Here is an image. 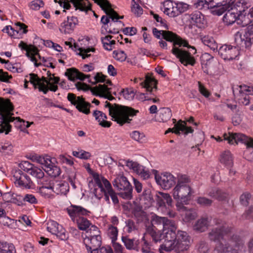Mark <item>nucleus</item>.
Returning a JSON list of instances; mask_svg holds the SVG:
<instances>
[{
	"instance_id": "nucleus-54",
	"label": "nucleus",
	"mask_w": 253,
	"mask_h": 253,
	"mask_svg": "<svg viewBox=\"0 0 253 253\" xmlns=\"http://www.w3.org/2000/svg\"><path fill=\"white\" fill-rule=\"evenodd\" d=\"M197 204L202 207H210L212 203V201L205 197H199L196 200Z\"/></svg>"
},
{
	"instance_id": "nucleus-17",
	"label": "nucleus",
	"mask_w": 253,
	"mask_h": 253,
	"mask_svg": "<svg viewBox=\"0 0 253 253\" xmlns=\"http://www.w3.org/2000/svg\"><path fill=\"white\" fill-rule=\"evenodd\" d=\"M162 37L168 42H173V47L183 46L184 47H191L186 41L183 40L180 37L171 31L165 30L162 31Z\"/></svg>"
},
{
	"instance_id": "nucleus-27",
	"label": "nucleus",
	"mask_w": 253,
	"mask_h": 253,
	"mask_svg": "<svg viewBox=\"0 0 253 253\" xmlns=\"http://www.w3.org/2000/svg\"><path fill=\"white\" fill-rule=\"evenodd\" d=\"M207 3V7L211 9L213 15H221L224 13V9L220 5L219 0H205Z\"/></svg>"
},
{
	"instance_id": "nucleus-7",
	"label": "nucleus",
	"mask_w": 253,
	"mask_h": 253,
	"mask_svg": "<svg viewBox=\"0 0 253 253\" xmlns=\"http://www.w3.org/2000/svg\"><path fill=\"white\" fill-rule=\"evenodd\" d=\"M193 51L192 54H194L196 53V49L194 46H190ZM171 52L174 54L180 62L184 66L190 65L194 66L196 63L195 58L193 56L191 53L179 47H173L171 50Z\"/></svg>"
},
{
	"instance_id": "nucleus-62",
	"label": "nucleus",
	"mask_w": 253,
	"mask_h": 253,
	"mask_svg": "<svg viewBox=\"0 0 253 253\" xmlns=\"http://www.w3.org/2000/svg\"><path fill=\"white\" fill-rule=\"evenodd\" d=\"M73 155L78 158H89L93 156L89 152L82 150L80 152L73 151Z\"/></svg>"
},
{
	"instance_id": "nucleus-55",
	"label": "nucleus",
	"mask_w": 253,
	"mask_h": 253,
	"mask_svg": "<svg viewBox=\"0 0 253 253\" xmlns=\"http://www.w3.org/2000/svg\"><path fill=\"white\" fill-rule=\"evenodd\" d=\"M67 180L71 184L73 189H75L77 187L76 184L78 180L77 179L76 173L75 172L71 171L69 172L68 174Z\"/></svg>"
},
{
	"instance_id": "nucleus-41",
	"label": "nucleus",
	"mask_w": 253,
	"mask_h": 253,
	"mask_svg": "<svg viewBox=\"0 0 253 253\" xmlns=\"http://www.w3.org/2000/svg\"><path fill=\"white\" fill-rule=\"evenodd\" d=\"M202 42L211 50L214 51L217 49V44L214 39L209 36H205L201 38Z\"/></svg>"
},
{
	"instance_id": "nucleus-6",
	"label": "nucleus",
	"mask_w": 253,
	"mask_h": 253,
	"mask_svg": "<svg viewBox=\"0 0 253 253\" xmlns=\"http://www.w3.org/2000/svg\"><path fill=\"white\" fill-rule=\"evenodd\" d=\"M113 184L118 190H122L119 193L121 197L126 200L132 199V187L125 176L118 175L115 179Z\"/></svg>"
},
{
	"instance_id": "nucleus-57",
	"label": "nucleus",
	"mask_w": 253,
	"mask_h": 253,
	"mask_svg": "<svg viewBox=\"0 0 253 253\" xmlns=\"http://www.w3.org/2000/svg\"><path fill=\"white\" fill-rule=\"evenodd\" d=\"M176 237V240L177 241L184 242L187 241V243H190V237L186 232L178 231Z\"/></svg>"
},
{
	"instance_id": "nucleus-1",
	"label": "nucleus",
	"mask_w": 253,
	"mask_h": 253,
	"mask_svg": "<svg viewBox=\"0 0 253 253\" xmlns=\"http://www.w3.org/2000/svg\"><path fill=\"white\" fill-rule=\"evenodd\" d=\"M213 223L215 227H213L209 233L210 240L213 242H217V244L223 240L225 236L230 237V239L227 243L231 244V247L235 246L238 249L242 248L244 245L243 241L237 235L231 236L232 229L228 227L222 220L218 218L213 219Z\"/></svg>"
},
{
	"instance_id": "nucleus-9",
	"label": "nucleus",
	"mask_w": 253,
	"mask_h": 253,
	"mask_svg": "<svg viewBox=\"0 0 253 253\" xmlns=\"http://www.w3.org/2000/svg\"><path fill=\"white\" fill-rule=\"evenodd\" d=\"M235 41L238 45L249 49L253 45V32L241 30L235 34Z\"/></svg>"
},
{
	"instance_id": "nucleus-58",
	"label": "nucleus",
	"mask_w": 253,
	"mask_h": 253,
	"mask_svg": "<svg viewBox=\"0 0 253 253\" xmlns=\"http://www.w3.org/2000/svg\"><path fill=\"white\" fill-rule=\"evenodd\" d=\"M19 166L22 170L29 173L35 167L34 165L27 161H22L20 164H19Z\"/></svg>"
},
{
	"instance_id": "nucleus-11",
	"label": "nucleus",
	"mask_w": 253,
	"mask_h": 253,
	"mask_svg": "<svg viewBox=\"0 0 253 253\" xmlns=\"http://www.w3.org/2000/svg\"><path fill=\"white\" fill-rule=\"evenodd\" d=\"M67 99L72 104L76 105V108L80 112L86 115L90 113L89 107L91 104L85 102L82 96L77 97L74 93H69L68 94Z\"/></svg>"
},
{
	"instance_id": "nucleus-48",
	"label": "nucleus",
	"mask_w": 253,
	"mask_h": 253,
	"mask_svg": "<svg viewBox=\"0 0 253 253\" xmlns=\"http://www.w3.org/2000/svg\"><path fill=\"white\" fill-rule=\"evenodd\" d=\"M58 89V86L54 85L50 82L49 84H42L39 88V91L42 92L44 94H46L48 90L56 91Z\"/></svg>"
},
{
	"instance_id": "nucleus-53",
	"label": "nucleus",
	"mask_w": 253,
	"mask_h": 253,
	"mask_svg": "<svg viewBox=\"0 0 253 253\" xmlns=\"http://www.w3.org/2000/svg\"><path fill=\"white\" fill-rule=\"evenodd\" d=\"M172 121L173 123L175 124L173 133L179 135L180 134V131H183L185 129L184 126H182L183 121L180 120L177 123H176V121L175 119H173Z\"/></svg>"
},
{
	"instance_id": "nucleus-20",
	"label": "nucleus",
	"mask_w": 253,
	"mask_h": 253,
	"mask_svg": "<svg viewBox=\"0 0 253 253\" xmlns=\"http://www.w3.org/2000/svg\"><path fill=\"white\" fill-rule=\"evenodd\" d=\"M78 24V19L76 17L68 16L67 20H64L61 23L59 28V31L64 34H70L72 33Z\"/></svg>"
},
{
	"instance_id": "nucleus-31",
	"label": "nucleus",
	"mask_w": 253,
	"mask_h": 253,
	"mask_svg": "<svg viewBox=\"0 0 253 253\" xmlns=\"http://www.w3.org/2000/svg\"><path fill=\"white\" fill-rule=\"evenodd\" d=\"M30 82L34 85V88L39 89L42 84H50L49 80H47L44 77L40 78L37 75L34 73L30 74Z\"/></svg>"
},
{
	"instance_id": "nucleus-49",
	"label": "nucleus",
	"mask_w": 253,
	"mask_h": 253,
	"mask_svg": "<svg viewBox=\"0 0 253 253\" xmlns=\"http://www.w3.org/2000/svg\"><path fill=\"white\" fill-rule=\"evenodd\" d=\"M29 174L36 177L38 181L40 180L44 176V173L42 170L35 166L30 171Z\"/></svg>"
},
{
	"instance_id": "nucleus-46",
	"label": "nucleus",
	"mask_w": 253,
	"mask_h": 253,
	"mask_svg": "<svg viewBox=\"0 0 253 253\" xmlns=\"http://www.w3.org/2000/svg\"><path fill=\"white\" fill-rule=\"evenodd\" d=\"M130 136L133 140L139 142V143H144L145 141V135L139 131H133L130 134Z\"/></svg>"
},
{
	"instance_id": "nucleus-15",
	"label": "nucleus",
	"mask_w": 253,
	"mask_h": 253,
	"mask_svg": "<svg viewBox=\"0 0 253 253\" xmlns=\"http://www.w3.org/2000/svg\"><path fill=\"white\" fill-rule=\"evenodd\" d=\"M75 85L78 90H83L86 91L90 90L93 94L103 96L105 93H109L110 88H108L105 84H99L98 86L94 87H90L88 85L85 83L77 82Z\"/></svg>"
},
{
	"instance_id": "nucleus-25",
	"label": "nucleus",
	"mask_w": 253,
	"mask_h": 253,
	"mask_svg": "<svg viewBox=\"0 0 253 253\" xmlns=\"http://www.w3.org/2000/svg\"><path fill=\"white\" fill-rule=\"evenodd\" d=\"M65 75L71 81H75L76 80L84 81L85 78H89L90 75H84L75 68L67 69L65 73Z\"/></svg>"
},
{
	"instance_id": "nucleus-59",
	"label": "nucleus",
	"mask_w": 253,
	"mask_h": 253,
	"mask_svg": "<svg viewBox=\"0 0 253 253\" xmlns=\"http://www.w3.org/2000/svg\"><path fill=\"white\" fill-rule=\"evenodd\" d=\"M120 93L127 100L132 99L135 95L134 91L132 89H124Z\"/></svg>"
},
{
	"instance_id": "nucleus-34",
	"label": "nucleus",
	"mask_w": 253,
	"mask_h": 253,
	"mask_svg": "<svg viewBox=\"0 0 253 253\" xmlns=\"http://www.w3.org/2000/svg\"><path fill=\"white\" fill-rule=\"evenodd\" d=\"M53 188V192L57 194L66 195L69 190V184L65 181H56Z\"/></svg>"
},
{
	"instance_id": "nucleus-3",
	"label": "nucleus",
	"mask_w": 253,
	"mask_h": 253,
	"mask_svg": "<svg viewBox=\"0 0 253 253\" xmlns=\"http://www.w3.org/2000/svg\"><path fill=\"white\" fill-rule=\"evenodd\" d=\"M105 104V107L109 108V115L121 126L126 123H129L131 119L129 117H133L138 112L131 107L117 104L112 105L108 101H106Z\"/></svg>"
},
{
	"instance_id": "nucleus-47",
	"label": "nucleus",
	"mask_w": 253,
	"mask_h": 253,
	"mask_svg": "<svg viewBox=\"0 0 253 253\" xmlns=\"http://www.w3.org/2000/svg\"><path fill=\"white\" fill-rule=\"evenodd\" d=\"M197 216V214L195 210L190 209L185 211L184 219L185 221L189 222L194 220Z\"/></svg>"
},
{
	"instance_id": "nucleus-44",
	"label": "nucleus",
	"mask_w": 253,
	"mask_h": 253,
	"mask_svg": "<svg viewBox=\"0 0 253 253\" xmlns=\"http://www.w3.org/2000/svg\"><path fill=\"white\" fill-rule=\"evenodd\" d=\"M0 253H16L14 245L0 242Z\"/></svg>"
},
{
	"instance_id": "nucleus-2",
	"label": "nucleus",
	"mask_w": 253,
	"mask_h": 253,
	"mask_svg": "<svg viewBox=\"0 0 253 253\" xmlns=\"http://www.w3.org/2000/svg\"><path fill=\"white\" fill-rule=\"evenodd\" d=\"M93 177L95 183V188L94 189L95 196L99 199L104 196V199L108 204L110 203V197L114 204H118L119 200L117 194L109 181L103 177H100L97 173L93 174Z\"/></svg>"
},
{
	"instance_id": "nucleus-35",
	"label": "nucleus",
	"mask_w": 253,
	"mask_h": 253,
	"mask_svg": "<svg viewBox=\"0 0 253 253\" xmlns=\"http://www.w3.org/2000/svg\"><path fill=\"white\" fill-rule=\"evenodd\" d=\"M210 220L208 217H201L196 222L193 226L194 230L200 232H204L208 229Z\"/></svg>"
},
{
	"instance_id": "nucleus-43",
	"label": "nucleus",
	"mask_w": 253,
	"mask_h": 253,
	"mask_svg": "<svg viewBox=\"0 0 253 253\" xmlns=\"http://www.w3.org/2000/svg\"><path fill=\"white\" fill-rule=\"evenodd\" d=\"M239 20L242 21L243 26H246L253 22V19L250 17L249 15L245 9H241V12L239 13Z\"/></svg>"
},
{
	"instance_id": "nucleus-16",
	"label": "nucleus",
	"mask_w": 253,
	"mask_h": 253,
	"mask_svg": "<svg viewBox=\"0 0 253 253\" xmlns=\"http://www.w3.org/2000/svg\"><path fill=\"white\" fill-rule=\"evenodd\" d=\"M218 53L224 60H233L239 55V48L231 45L224 44L220 47Z\"/></svg>"
},
{
	"instance_id": "nucleus-42",
	"label": "nucleus",
	"mask_w": 253,
	"mask_h": 253,
	"mask_svg": "<svg viewBox=\"0 0 253 253\" xmlns=\"http://www.w3.org/2000/svg\"><path fill=\"white\" fill-rule=\"evenodd\" d=\"M171 111L169 108H161L159 113V121L166 122L171 118Z\"/></svg>"
},
{
	"instance_id": "nucleus-40",
	"label": "nucleus",
	"mask_w": 253,
	"mask_h": 253,
	"mask_svg": "<svg viewBox=\"0 0 253 253\" xmlns=\"http://www.w3.org/2000/svg\"><path fill=\"white\" fill-rule=\"evenodd\" d=\"M122 240L127 250L137 251L138 250V241H135L133 239H129L126 236H122Z\"/></svg>"
},
{
	"instance_id": "nucleus-28",
	"label": "nucleus",
	"mask_w": 253,
	"mask_h": 253,
	"mask_svg": "<svg viewBox=\"0 0 253 253\" xmlns=\"http://www.w3.org/2000/svg\"><path fill=\"white\" fill-rule=\"evenodd\" d=\"M13 114L9 113L7 115H4L3 120L2 118L0 117V133L5 132L6 134H8L11 129V126L9 125V123L13 122L14 118H13L11 115Z\"/></svg>"
},
{
	"instance_id": "nucleus-5",
	"label": "nucleus",
	"mask_w": 253,
	"mask_h": 253,
	"mask_svg": "<svg viewBox=\"0 0 253 253\" xmlns=\"http://www.w3.org/2000/svg\"><path fill=\"white\" fill-rule=\"evenodd\" d=\"M176 229L177 226L175 221L171 223L169 226L163 229V239L165 240V241L160 246L159 251L160 253H162L164 251L170 252V249L172 248V245L174 244L177 238Z\"/></svg>"
},
{
	"instance_id": "nucleus-18",
	"label": "nucleus",
	"mask_w": 253,
	"mask_h": 253,
	"mask_svg": "<svg viewBox=\"0 0 253 253\" xmlns=\"http://www.w3.org/2000/svg\"><path fill=\"white\" fill-rule=\"evenodd\" d=\"M19 47L22 49L26 51V56L30 58L32 61L34 62L35 66L38 67L42 64L41 63H38L36 58L35 57V56L37 55L40 59H41V57L39 53V50L36 47L31 44L28 45L23 41L20 42Z\"/></svg>"
},
{
	"instance_id": "nucleus-29",
	"label": "nucleus",
	"mask_w": 253,
	"mask_h": 253,
	"mask_svg": "<svg viewBox=\"0 0 253 253\" xmlns=\"http://www.w3.org/2000/svg\"><path fill=\"white\" fill-rule=\"evenodd\" d=\"M174 221L168 219L166 217L159 216L156 214H154L152 216L151 222H148L146 225L149 224H152L153 226L156 225H162L163 229L167 228L168 226H169L170 224L172 223Z\"/></svg>"
},
{
	"instance_id": "nucleus-50",
	"label": "nucleus",
	"mask_w": 253,
	"mask_h": 253,
	"mask_svg": "<svg viewBox=\"0 0 253 253\" xmlns=\"http://www.w3.org/2000/svg\"><path fill=\"white\" fill-rule=\"evenodd\" d=\"M87 236L85 237H90L91 238L95 237H101L100 235V231L98 228L95 225H91L90 228L86 231Z\"/></svg>"
},
{
	"instance_id": "nucleus-60",
	"label": "nucleus",
	"mask_w": 253,
	"mask_h": 253,
	"mask_svg": "<svg viewBox=\"0 0 253 253\" xmlns=\"http://www.w3.org/2000/svg\"><path fill=\"white\" fill-rule=\"evenodd\" d=\"M151 14L153 16L155 20L159 23V26L166 29H168L169 27L167 24V21L163 19L161 17L159 16V15L157 14H155L153 12H151Z\"/></svg>"
},
{
	"instance_id": "nucleus-30",
	"label": "nucleus",
	"mask_w": 253,
	"mask_h": 253,
	"mask_svg": "<svg viewBox=\"0 0 253 253\" xmlns=\"http://www.w3.org/2000/svg\"><path fill=\"white\" fill-rule=\"evenodd\" d=\"M230 244L226 243L224 245L222 243L216 244L213 253H238V248H233Z\"/></svg>"
},
{
	"instance_id": "nucleus-19",
	"label": "nucleus",
	"mask_w": 253,
	"mask_h": 253,
	"mask_svg": "<svg viewBox=\"0 0 253 253\" xmlns=\"http://www.w3.org/2000/svg\"><path fill=\"white\" fill-rule=\"evenodd\" d=\"M239 5H236L227 9L226 13L224 15L223 21L226 25L233 24L236 20H239V13L241 9H238Z\"/></svg>"
},
{
	"instance_id": "nucleus-10",
	"label": "nucleus",
	"mask_w": 253,
	"mask_h": 253,
	"mask_svg": "<svg viewBox=\"0 0 253 253\" xmlns=\"http://www.w3.org/2000/svg\"><path fill=\"white\" fill-rule=\"evenodd\" d=\"M224 139L227 140L228 143L234 144V143L237 144L239 142L244 143L247 147L253 148V138L247 137L246 135L239 133H229L224 134Z\"/></svg>"
},
{
	"instance_id": "nucleus-21",
	"label": "nucleus",
	"mask_w": 253,
	"mask_h": 253,
	"mask_svg": "<svg viewBox=\"0 0 253 253\" xmlns=\"http://www.w3.org/2000/svg\"><path fill=\"white\" fill-rule=\"evenodd\" d=\"M15 183L20 186L29 189L32 183L30 178L27 175L24 174L21 170H16L13 173Z\"/></svg>"
},
{
	"instance_id": "nucleus-12",
	"label": "nucleus",
	"mask_w": 253,
	"mask_h": 253,
	"mask_svg": "<svg viewBox=\"0 0 253 253\" xmlns=\"http://www.w3.org/2000/svg\"><path fill=\"white\" fill-rule=\"evenodd\" d=\"M191 193V189L189 185H176L173 189V195L174 199L180 200L186 204L190 200Z\"/></svg>"
},
{
	"instance_id": "nucleus-52",
	"label": "nucleus",
	"mask_w": 253,
	"mask_h": 253,
	"mask_svg": "<svg viewBox=\"0 0 253 253\" xmlns=\"http://www.w3.org/2000/svg\"><path fill=\"white\" fill-rule=\"evenodd\" d=\"M47 230L52 234L56 233V232L60 228L58 223L54 221H50L47 223Z\"/></svg>"
},
{
	"instance_id": "nucleus-23",
	"label": "nucleus",
	"mask_w": 253,
	"mask_h": 253,
	"mask_svg": "<svg viewBox=\"0 0 253 253\" xmlns=\"http://www.w3.org/2000/svg\"><path fill=\"white\" fill-rule=\"evenodd\" d=\"M156 200L157 206L160 208L169 209L171 207L172 199L168 193L159 192L156 195Z\"/></svg>"
},
{
	"instance_id": "nucleus-32",
	"label": "nucleus",
	"mask_w": 253,
	"mask_h": 253,
	"mask_svg": "<svg viewBox=\"0 0 253 253\" xmlns=\"http://www.w3.org/2000/svg\"><path fill=\"white\" fill-rule=\"evenodd\" d=\"M13 110V106L9 99L4 100L3 98L0 97V117H4V115L11 113Z\"/></svg>"
},
{
	"instance_id": "nucleus-4",
	"label": "nucleus",
	"mask_w": 253,
	"mask_h": 253,
	"mask_svg": "<svg viewBox=\"0 0 253 253\" xmlns=\"http://www.w3.org/2000/svg\"><path fill=\"white\" fill-rule=\"evenodd\" d=\"M67 210L72 221L77 224L80 230L87 231L92 225L88 220L83 216L90 212L86 209L81 206L71 205Z\"/></svg>"
},
{
	"instance_id": "nucleus-61",
	"label": "nucleus",
	"mask_w": 253,
	"mask_h": 253,
	"mask_svg": "<svg viewBox=\"0 0 253 253\" xmlns=\"http://www.w3.org/2000/svg\"><path fill=\"white\" fill-rule=\"evenodd\" d=\"M131 11L137 16H139L142 14V8L134 0H132Z\"/></svg>"
},
{
	"instance_id": "nucleus-39",
	"label": "nucleus",
	"mask_w": 253,
	"mask_h": 253,
	"mask_svg": "<svg viewBox=\"0 0 253 253\" xmlns=\"http://www.w3.org/2000/svg\"><path fill=\"white\" fill-rule=\"evenodd\" d=\"M75 8V10L79 9L82 11L87 12L91 8L88 7L87 4L88 3V0H70Z\"/></svg>"
},
{
	"instance_id": "nucleus-37",
	"label": "nucleus",
	"mask_w": 253,
	"mask_h": 253,
	"mask_svg": "<svg viewBox=\"0 0 253 253\" xmlns=\"http://www.w3.org/2000/svg\"><path fill=\"white\" fill-rule=\"evenodd\" d=\"M208 195L210 197L218 201L225 200L227 197V194L226 193L217 188H213L210 190Z\"/></svg>"
},
{
	"instance_id": "nucleus-45",
	"label": "nucleus",
	"mask_w": 253,
	"mask_h": 253,
	"mask_svg": "<svg viewBox=\"0 0 253 253\" xmlns=\"http://www.w3.org/2000/svg\"><path fill=\"white\" fill-rule=\"evenodd\" d=\"M126 166L130 169H132L137 174H138L140 170L143 167L137 162H134L132 160L127 161L126 162Z\"/></svg>"
},
{
	"instance_id": "nucleus-64",
	"label": "nucleus",
	"mask_w": 253,
	"mask_h": 253,
	"mask_svg": "<svg viewBox=\"0 0 253 253\" xmlns=\"http://www.w3.org/2000/svg\"><path fill=\"white\" fill-rule=\"evenodd\" d=\"M113 57L117 60L120 61H124L126 58V55L124 51H114Z\"/></svg>"
},
{
	"instance_id": "nucleus-33",
	"label": "nucleus",
	"mask_w": 253,
	"mask_h": 253,
	"mask_svg": "<svg viewBox=\"0 0 253 253\" xmlns=\"http://www.w3.org/2000/svg\"><path fill=\"white\" fill-rule=\"evenodd\" d=\"M141 85L151 94L153 91L157 89V81L149 76H146L144 81L141 83Z\"/></svg>"
},
{
	"instance_id": "nucleus-56",
	"label": "nucleus",
	"mask_w": 253,
	"mask_h": 253,
	"mask_svg": "<svg viewBox=\"0 0 253 253\" xmlns=\"http://www.w3.org/2000/svg\"><path fill=\"white\" fill-rule=\"evenodd\" d=\"M118 233V231L116 227L111 226L108 229V234L112 239L113 244L114 243H116L115 241L117 239Z\"/></svg>"
},
{
	"instance_id": "nucleus-14",
	"label": "nucleus",
	"mask_w": 253,
	"mask_h": 253,
	"mask_svg": "<svg viewBox=\"0 0 253 253\" xmlns=\"http://www.w3.org/2000/svg\"><path fill=\"white\" fill-rule=\"evenodd\" d=\"M188 9V5L183 2H170L169 7L165 8L164 12L171 17H175L185 12Z\"/></svg>"
},
{
	"instance_id": "nucleus-26",
	"label": "nucleus",
	"mask_w": 253,
	"mask_h": 253,
	"mask_svg": "<svg viewBox=\"0 0 253 253\" xmlns=\"http://www.w3.org/2000/svg\"><path fill=\"white\" fill-rule=\"evenodd\" d=\"M146 231L144 234L150 235L153 241L155 243L160 242L163 239V231L160 232V231H157V228L155 226H153L152 224L145 225Z\"/></svg>"
},
{
	"instance_id": "nucleus-36",
	"label": "nucleus",
	"mask_w": 253,
	"mask_h": 253,
	"mask_svg": "<svg viewBox=\"0 0 253 253\" xmlns=\"http://www.w3.org/2000/svg\"><path fill=\"white\" fill-rule=\"evenodd\" d=\"M38 183L41 185L39 188L40 193H43V191L46 189L51 190L53 191L54 182L50 180L48 177L44 176L43 178L38 180Z\"/></svg>"
},
{
	"instance_id": "nucleus-8",
	"label": "nucleus",
	"mask_w": 253,
	"mask_h": 253,
	"mask_svg": "<svg viewBox=\"0 0 253 253\" xmlns=\"http://www.w3.org/2000/svg\"><path fill=\"white\" fill-rule=\"evenodd\" d=\"M152 171L155 175L157 183L163 189H169L175 184V178L170 173L165 172L159 174L157 170L152 169Z\"/></svg>"
},
{
	"instance_id": "nucleus-63",
	"label": "nucleus",
	"mask_w": 253,
	"mask_h": 253,
	"mask_svg": "<svg viewBox=\"0 0 253 253\" xmlns=\"http://www.w3.org/2000/svg\"><path fill=\"white\" fill-rule=\"evenodd\" d=\"M251 198V195L248 192H245L242 194L240 198V201L242 205L247 206L249 204V200Z\"/></svg>"
},
{
	"instance_id": "nucleus-51",
	"label": "nucleus",
	"mask_w": 253,
	"mask_h": 253,
	"mask_svg": "<svg viewBox=\"0 0 253 253\" xmlns=\"http://www.w3.org/2000/svg\"><path fill=\"white\" fill-rule=\"evenodd\" d=\"M177 183L176 185H188V183L190 182L189 177L181 173H178L177 175Z\"/></svg>"
},
{
	"instance_id": "nucleus-24",
	"label": "nucleus",
	"mask_w": 253,
	"mask_h": 253,
	"mask_svg": "<svg viewBox=\"0 0 253 253\" xmlns=\"http://www.w3.org/2000/svg\"><path fill=\"white\" fill-rule=\"evenodd\" d=\"M189 22L199 28H204L206 21L204 15L200 11H195L189 15Z\"/></svg>"
},
{
	"instance_id": "nucleus-13",
	"label": "nucleus",
	"mask_w": 253,
	"mask_h": 253,
	"mask_svg": "<svg viewBox=\"0 0 253 253\" xmlns=\"http://www.w3.org/2000/svg\"><path fill=\"white\" fill-rule=\"evenodd\" d=\"M33 162H37L41 164L42 169L50 176L56 177L60 175L61 170L51 161V159H32Z\"/></svg>"
},
{
	"instance_id": "nucleus-22",
	"label": "nucleus",
	"mask_w": 253,
	"mask_h": 253,
	"mask_svg": "<svg viewBox=\"0 0 253 253\" xmlns=\"http://www.w3.org/2000/svg\"><path fill=\"white\" fill-rule=\"evenodd\" d=\"M84 243L85 246L88 253L93 252L100 248L102 244L101 237H85L84 239Z\"/></svg>"
},
{
	"instance_id": "nucleus-38",
	"label": "nucleus",
	"mask_w": 253,
	"mask_h": 253,
	"mask_svg": "<svg viewBox=\"0 0 253 253\" xmlns=\"http://www.w3.org/2000/svg\"><path fill=\"white\" fill-rule=\"evenodd\" d=\"M189 245L190 243H187V241L184 242L176 240L174 244L172 245V248L170 249V251L173 250L175 252L179 253L187 251L189 248Z\"/></svg>"
}]
</instances>
